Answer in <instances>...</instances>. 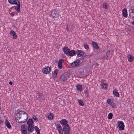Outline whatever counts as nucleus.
Listing matches in <instances>:
<instances>
[{"mask_svg": "<svg viewBox=\"0 0 134 134\" xmlns=\"http://www.w3.org/2000/svg\"><path fill=\"white\" fill-rule=\"evenodd\" d=\"M106 55L107 57H109L111 54L110 50H108L106 53Z\"/></svg>", "mask_w": 134, "mask_h": 134, "instance_id": "nucleus-34", "label": "nucleus"}, {"mask_svg": "<svg viewBox=\"0 0 134 134\" xmlns=\"http://www.w3.org/2000/svg\"><path fill=\"white\" fill-rule=\"evenodd\" d=\"M27 129L29 131L32 132L34 131V127L32 125L28 126Z\"/></svg>", "mask_w": 134, "mask_h": 134, "instance_id": "nucleus-16", "label": "nucleus"}, {"mask_svg": "<svg viewBox=\"0 0 134 134\" xmlns=\"http://www.w3.org/2000/svg\"><path fill=\"white\" fill-rule=\"evenodd\" d=\"M77 89L78 91L81 92L82 90V86L80 84H78L76 86Z\"/></svg>", "mask_w": 134, "mask_h": 134, "instance_id": "nucleus-22", "label": "nucleus"}, {"mask_svg": "<svg viewBox=\"0 0 134 134\" xmlns=\"http://www.w3.org/2000/svg\"><path fill=\"white\" fill-rule=\"evenodd\" d=\"M87 1H89L90 0H87Z\"/></svg>", "mask_w": 134, "mask_h": 134, "instance_id": "nucleus-51", "label": "nucleus"}, {"mask_svg": "<svg viewBox=\"0 0 134 134\" xmlns=\"http://www.w3.org/2000/svg\"><path fill=\"white\" fill-rule=\"evenodd\" d=\"M63 51L64 53L65 54L67 55L69 53L70 50L69 48L67 47H64L63 48Z\"/></svg>", "mask_w": 134, "mask_h": 134, "instance_id": "nucleus-12", "label": "nucleus"}, {"mask_svg": "<svg viewBox=\"0 0 134 134\" xmlns=\"http://www.w3.org/2000/svg\"><path fill=\"white\" fill-rule=\"evenodd\" d=\"M35 129L37 133L40 132V129L37 126H35Z\"/></svg>", "mask_w": 134, "mask_h": 134, "instance_id": "nucleus-32", "label": "nucleus"}, {"mask_svg": "<svg viewBox=\"0 0 134 134\" xmlns=\"http://www.w3.org/2000/svg\"><path fill=\"white\" fill-rule=\"evenodd\" d=\"M107 103L111 106L113 101H112L110 99H108L107 100Z\"/></svg>", "mask_w": 134, "mask_h": 134, "instance_id": "nucleus-30", "label": "nucleus"}, {"mask_svg": "<svg viewBox=\"0 0 134 134\" xmlns=\"http://www.w3.org/2000/svg\"><path fill=\"white\" fill-rule=\"evenodd\" d=\"M128 60L130 62H132L134 60V57L132 55L130 54L127 56Z\"/></svg>", "mask_w": 134, "mask_h": 134, "instance_id": "nucleus-15", "label": "nucleus"}, {"mask_svg": "<svg viewBox=\"0 0 134 134\" xmlns=\"http://www.w3.org/2000/svg\"><path fill=\"white\" fill-rule=\"evenodd\" d=\"M68 122L65 119H63L61 120H60V124H62V125H66L67 124Z\"/></svg>", "mask_w": 134, "mask_h": 134, "instance_id": "nucleus-18", "label": "nucleus"}, {"mask_svg": "<svg viewBox=\"0 0 134 134\" xmlns=\"http://www.w3.org/2000/svg\"><path fill=\"white\" fill-rule=\"evenodd\" d=\"M26 129L25 124L22 125L21 126V129L20 131H22Z\"/></svg>", "mask_w": 134, "mask_h": 134, "instance_id": "nucleus-31", "label": "nucleus"}, {"mask_svg": "<svg viewBox=\"0 0 134 134\" xmlns=\"http://www.w3.org/2000/svg\"><path fill=\"white\" fill-rule=\"evenodd\" d=\"M97 66H98V63H97Z\"/></svg>", "mask_w": 134, "mask_h": 134, "instance_id": "nucleus-49", "label": "nucleus"}, {"mask_svg": "<svg viewBox=\"0 0 134 134\" xmlns=\"http://www.w3.org/2000/svg\"><path fill=\"white\" fill-rule=\"evenodd\" d=\"M66 29H67V30H68V31H69V29H68V26L67 25V26H66Z\"/></svg>", "mask_w": 134, "mask_h": 134, "instance_id": "nucleus-46", "label": "nucleus"}, {"mask_svg": "<svg viewBox=\"0 0 134 134\" xmlns=\"http://www.w3.org/2000/svg\"><path fill=\"white\" fill-rule=\"evenodd\" d=\"M47 118L50 119H53V115L52 113H49L47 114Z\"/></svg>", "mask_w": 134, "mask_h": 134, "instance_id": "nucleus-24", "label": "nucleus"}, {"mask_svg": "<svg viewBox=\"0 0 134 134\" xmlns=\"http://www.w3.org/2000/svg\"><path fill=\"white\" fill-rule=\"evenodd\" d=\"M117 91V90L116 89H115L113 91V93L114 96L118 97L119 96V94Z\"/></svg>", "mask_w": 134, "mask_h": 134, "instance_id": "nucleus-20", "label": "nucleus"}, {"mask_svg": "<svg viewBox=\"0 0 134 134\" xmlns=\"http://www.w3.org/2000/svg\"><path fill=\"white\" fill-rule=\"evenodd\" d=\"M10 34H16L15 32L13 31H10Z\"/></svg>", "mask_w": 134, "mask_h": 134, "instance_id": "nucleus-44", "label": "nucleus"}, {"mask_svg": "<svg viewBox=\"0 0 134 134\" xmlns=\"http://www.w3.org/2000/svg\"><path fill=\"white\" fill-rule=\"evenodd\" d=\"M5 125L8 129H10L11 128V126L10 124L8 121L7 119L5 120Z\"/></svg>", "mask_w": 134, "mask_h": 134, "instance_id": "nucleus-21", "label": "nucleus"}, {"mask_svg": "<svg viewBox=\"0 0 134 134\" xmlns=\"http://www.w3.org/2000/svg\"><path fill=\"white\" fill-rule=\"evenodd\" d=\"M80 62V61L79 60L76 59L75 60L74 62L72 63L71 66L73 68L77 67L79 66Z\"/></svg>", "mask_w": 134, "mask_h": 134, "instance_id": "nucleus-7", "label": "nucleus"}, {"mask_svg": "<svg viewBox=\"0 0 134 134\" xmlns=\"http://www.w3.org/2000/svg\"><path fill=\"white\" fill-rule=\"evenodd\" d=\"M113 116L112 114L111 113H110L108 115V118L109 119H111Z\"/></svg>", "mask_w": 134, "mask_h": 134, "instance_id": "nucleus-33", "label": "nucleus"}, {"mask_svg": "<svg viewBox=\"0 0 134 134\" xmlns=\"http://www.w3.org/2000/svg\"><path fill=\"white\" fill-rule=\"evenodd\" d=\"M57 128L59 134H63V129L62 128V126L60 124H57Z\"/></svg>", "mask_w": 134, "mask_h": 134, "instance_id": "nucleus-11", "label": "nucleus"}, {"mask_svg": "<svg viewBox=\"0 0 134 134\" xmlns=\"http://www.w3.org/2000/svg\"><path fill=\"white\" fill-rule=\"evenodd\" d=\"M20 112H21V114H22V115H21V119L22 121H19V120H18L16 121V122L20 123H24L27 120L28 115L27 113L25 111L21 110L20 111Z\"/></svg>", "mask_w": 134, "mask_h": 134, "instance_id": "nucleus-2", "label": "nucleus"}, {"mask_svg": "<svg viewBox=\"0 0 134 134\" xmlns=\"http://www.w3.org/2000/svg\"><path fill=\"white\" fill-rule=\"evenodd\" d=\"M16 13V12H13L12 13H10V14L12 16H14V15Z\"/></svg>", "mask_w": 134, "mask_h": 134, "instance_id": "nucleus-43", "label": "nucleus"}, {"mask_svg": "<svg viewBox=\"0 0 134 134\" xmlns=\"http://www.w3.org/2000/svg\"><path fill=\"white\" fill-rule=\"evenodd\" d=\"M51 68L49 67L43 68L42 69V71L45 74H49L50 72Z\"/></svg>", "mask_w": 134, "mask_h": 134, "instance_id": "nucleus-9", "label": "nucleus"}, {"mask_svg": "<svg viewBox=\"0 0 134 134\" xmlns=\"http://www.w3.org/2000/svg\"><path fill=\"white\" fill-rule=\"evenodd\" d=\"M32 118L34 119V120H35L36 121H37L38 119L36 116H35V118L33 117Z\"/></svg>", "mask_w": 134, "mask_h": 134, "instance_id": "nucleus-42", "label": "nucleus"}, {"mask_svg": "<svg viewBox=\"0 0 134 134\" xmlns=\"http://www.w3.org/2000/svg\"><path fill=\"white\" fill-rule=\"evenodd\" d=\"M118 126L119 130H123L124 129L125 125L123 122L122 121H119L118 122Z\"/></svg>", "mask_w": 134, "mask_h": 134, "instance_id": "nucleus-6", "label": "nucleus"}, {"mask_svg": "<svg viewBox=\"0 0 134 134\" xmlns=\"http://www.w3.org/2000/svg\"><path fill=\"white\" fill-rule=\"evenodd\" d=\"M4 123V122L2 119H0V125H2Z\"/></svg>", "mask_w": 134, "mask_h": 134, "instance_id": "nucleus-39", "label": "nucleus"}, {"mask_svg": "<svg viewBox=\"0 0 134 134\" xmlns=\"http://www.w3.org/2000/svg\"><path fill=\"white\" fill-rule=\"evenodd\" d=\"M123 15L125 17H126L127 16V12L126 9H124L122 11Z\"/></svg>", "mask_w": 134, "mask_h": 134, "instance_id": "nucleus-26", "label": "nucleus"}, {"mask_svg": "<svg viewBox=\"0 0 134 134\" xmlns=\"http://www.w3.org/2000/svg\"><path fill=\"white\" fill-rule=\"evenodd\" d=\"M13 38L14 39L16 38L17 37V36L16 34H13Z\"/></svg>", "mask_w": 134, "mask_h": 134, "instance_id": "nucleus-40", "label": "nucleus"}, {"mask_svg": "<svg viewBox=\"0 0 134 134\" xmlns=\"http://www.w3.org/2000/svg\"><path fill=\"white\" fill-rule=\"evenodd\" d=\"M129 16L132 18H134V6L132 7L129 10Z\"/></svg>", "mask_w": 134, "mask_h": 134, "instance_id": "nucleus-10", "label": "nucleus"}, {"mask_svg": "<svg viewBox=\"0 0 134 134\" xmlns=\"http://www.w3.org/2000/svg\"><path fill=\"white\" fill-rule=\"evenodd\" d=\"M70 76V72H65L60 76V79L61 81L63 82L66 81L68 79Z\"/></svg>", "mask_w": 134, "mask_h": 134, "instance_id": "nucleus-3", "label": "nucleus"}, {"mask_svg": "<svg viewBox=\"0 0 134 134\" xmlns=\"http://www.w3.org/2000/svg\"><path fill=\"white\" fill-rule=\"evenodd\" d=\"M70 129L68 124H66L64 126L63 128V132L64 134H70Z\"/></svg>", "mask_w": 134, "mask_h": 134, "instance_id": "nucleus-4", "label": "nucleus"}, {"mask_svg": "<svg viewBox=\"0 0 134 134\" xmlns=\"http://www.w3.org/2000/svg\"><path fill=\"white\" fill-rule=\"evenodd\" d=\"M108 86V84L107 83H103L102 84L101 86L102 87L105 89L106 90L107 89V86Z\"/></svg>", "mask_w": 134, "mask_h": 134, "instance_id": "nucleus-27", "label": "nucleus"}, {"mask_svg": "<svg viewBox=\"0 0 134 134\" xmlns=\"http://www.w3.org/2000/svg\"><path fill=\"white\" fill-rule=\"evenodd\" d=\"M9 84L10 85H12L13 84V82L12 81H10L9 82Z\"/></svg>", "mask_w": 134, "mask_h": 134, "instance_id": "nucleus-45", "label": "nucleus"}, {"mask_svg": "<svg viewBox=\"0 0 134 134\" xmlns=\"http://www.w3.org/2000/svg\"><path fill=\"white\" fill-rule=\"evenodd\" d=\"M37 134H40V132H37Z\"/></svg>", "mask_w": 134, "mask_h": 134, "instance_id": "nucleus-48", "label": "nucleus"}, {"mask_svg": "<svg viewBox=\"0 0 134 134\" xmlns=\"http://www.w3.org/2000/svg\"><path fill=\"white\" fill-rule=\"evenodd\" d=\"M92 44L94 48L97 49H99V47L97 43L93 41L92 42Z\"/></svg>", "mask_w": 134, "mask_h": 134, "instance_id": "nucleus-17", "label": "nucleus"}, {"mask_svg": "<svg viewBox=\"0 0 134 134\" xmlns=\"http://www.w3.org/2000/svg\"><path fill=\"white\" fill-rule=\"evenodd\" d=\"M58 70L57 69H56L54 71V73L52 74V75L54 76L55 78L57 76V75Z\"/></svg>", "mask_w": 134, "mask_h": 134, "instance_id": "nucleus-28", "label": "nucleus"}, {"mask_svg": "<svg viewBox=\"0 0 134 134\" xmlns=\"http://www.w3.org/2000/svg\"><path fill=\"white\" fill-rule=\"evenodd\" d=\"M76 54L75 51V50H70L67 56H72L75 55Z\"/></svg>", "mask_w": 134, "mask_h": 134, "instance_id": "nucleus-14", "label": "nucleus"}, {"mask_svg": "<svg viewBox=\"0 0 134 134\" xmlns=\"http://www.w3.org/2000/svg\"><path fill=\"white\" fill-rule=\"evenodd\" d=\"M131 23L133 24L134 25V21H132V22Z\"/></svg>", "mask_w": 134, "mask_h": 134, "instance_id": "nucleus-47", "label": "nucleus"}, {"mask_svg": "<svg viewBox=\"0 0 134 134\" xmlns=\"http://www.w3.org/2000/svg\"><path fill=\"white\" fill-rule=\"evenodd\" d=\"M133 118L134 119V116L133 117Z\"/></svg>", "mask_w": 134, "mask_h": 134, "instance_id": "nucleus-50", "label": "nucleus"}, {"mask_svg": "<svg viewBox=\"0 0 134 134\" xmlns=\"http://www.w3.org/2000/svg\"><path fill=\"white\" fill-rule=\"evenodd\" d=\"M38 97L41 100H42L44 99L45 98V97L44 96L43 94L42 93H39L38 95Z\"/></svg>", "mask_w": 134, "mask_h": 134, "instance_id": "nucleus-19", "label": "nucleus"}, {"mask_svg": "<svg viewBox=\"0 0 134 134\" xmlns=\"http://www.w3.org/2000/svg\"><path fill=\"white\" fill-rule=\"evenodd\" d=\"M27 123L28 126L32 125L34 123V122L31 119H30L27 121Z\"/></svg>", "mask_w": 134, "mask_h": 134, "instance_id": "nucleus-25", "label": "nucleus"}, {"mask_svg": "<svg viewBox=\"0 0 134 134\" xmlns=\"http://www.w3.org/2000/svg\"><path fill=\"white\" fill-rule=\"evenodd\" d=\"M59 15V12L57 9H55L51 12V16L53 18H57Z\"/></svg>", "mask_w": 134, "mask_h": 134, "instance_id": "nucleus-5", "label": "nucleus"}, {"mask_svg": "<svg viewBox=\"0 0 134 134\" xmlns=\"http://www.w3.org/2000/svg\"><path fill=\"white\" fill-rule=\"evenodd\" d=\"M103 8L105 9H107L108 8L107 5L106 3H104L103 4Z\"/></svg>", "mask_w": 134, "mask_h": 134, "instance_id": "nucleus-36", "label": "nucleus"}, {"mask_svg": "<svg viewBox=\"0 0 134 134\" xmlns=\"http://www.w3.org/2000/svg\"><path fill=\"white\" fill-rule=\"evenodd\" d=\"M76 53L77 56L79 57H82L86 56L85 53L82 50H78L76 51Z\"/></svg>", "mask_w": 134, "mask_h": 134, "instance_id": "nucleus-8", "label": "nucleus"}, {"mask_svg": "<svg viewBox=\"0 0 134 134\" xmlns=\"http://www.w3.org/2000/svg\"><path fill=\"white\" fill-rule=\"evenodd\" d=\"M77 100L79 102V104L81 106L84 105V104L82 100V99H77Z\"/></svg>", "mask_w": 134, "mask_h": 134, "instance_id": "nucleus-29", "label": "nucleus"}, {"mask_svg": "<svg viewBox=\"0 0 134 134\" xmlns=\"http://www.w3.org/2000/svg\"><path fill=\"white\" fill-rule=\"evenodd\" d=\"M62 60L60 59L59 60L58 62V67L60 69H62Z\"/></svg>", "mask_w": 134, "mask_h": 134, "instance_id": "nucleus-23", "label": "nucleus"}, {"mask_svg": "<svg viewBox=\"0 0 134 134\" xmlns=\"http://www.w3.org/2000/svg\"><path fill=\"white\" fill-rule=\"evenodd\" d=\"M84 47L87 50L89 49V47L88 45L86 43H85L84 44Z\"/></svg>", "mask_w": 134, "mask_h": 134, "instance_id": "nucleus-37", "label": "nucleus"}, {"mask_svg": "<svg viewBox=\"0 0 134 134\" xmlns=\"http://www.w3.org/2000/svg\"><path fill=\"white\" fill-rule=\"evenodd\" d=\"M21 112H20V111L16 113V116L15 117L16 121L19 120V119L21 118Z\"/></svg>", "mask_w": 134, "mask_h": 134, "instance_id": "nucleus-13", "label": "nucleus"}, {"mask_svg": "<svg viewBox=\"0 0 134 134\" xmlns=\"http://www.w3.org/2000/svg\"><path fill=\"white\" fill-rule=\"evenodd\" d=\"M8 1L10 4L16 5V6L13 7V8H14L18 12H20V4L19 0H8Z\"/></svg>", "mask_w": 134, "mask_h": 134, "instance_id": "nucleus-1", "label": "nucleus"}, {"mask_svg": "<svg viewBox=\"0 0 134 134\" xmlns=\"http://www.w3.org/2000/svg\"><path fill=\"white\" fill-rule=\"evenodd\" d=\"M21 131L22 134H27V129H26Z\"/></svg>", "mask_w": 134, "mask_h": 134, "instance_id": "nucleus-35", "label": "nucleus"}, {"mask_svg": "<svg viewBox=\"0 0 134 134\" xmlns=\"http://www.w3.org/2000/svg\"><path fill=\"white\" fill-rule=\"evenodd\" d=\"M116 105L113 102L112 103L111 106L113 108H114L116 107Z\"/></svg>", "mask_w": 134, "mask_h": 134, "instance_id": "nucleus-38", "label": "nucleus"}, {"mask_svg": "<svg viewBox=\"0 0 134 134\" xmlns=\"http://www.w3.org/2000/svg\"><path fill=\"white\" fill-rule=\"evenodd\" d=\"M85 92V95L87 96L88 97V96L89 94V92L88 91H84Z\"/></svg>", "mask_w": 134, "mask_h": 134, "instance_id": "nucleus-41", "label": "nucleus"}]
</instances>
